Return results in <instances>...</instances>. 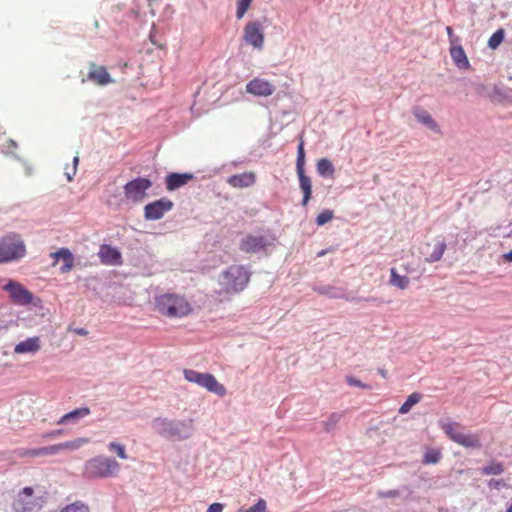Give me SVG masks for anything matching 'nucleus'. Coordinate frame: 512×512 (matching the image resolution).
I'll return each instance as SVG.
<instances>
[{
	"mask_svg": "<svg viewBox=\"0 0 512 512\" xmlns=\"http://www.w3.org/2000/svg\"><path fill=\"white\" fill-rule=\"evenodd\" d=\"M155 309L167 318H183L193 311L189 300L184 295L174 292L156 296Z\"/></svg>",
	"mask_w": 512,
	"mask_h": 512,
	"instance_id": "nucleus-1",
	"label": "nucleus"
},
{
	"mask_svg": "<svg viewBox=\"0 0 512 512\" xmlns=\"http://www.w3.org/2000/svg\"><path fill=\"white\" fill-rule=\"evenodd\" d=\"M153 429L162 437L169 440H184L193 432L192 418H154Z\"/></svg>",
	"mask_w": 512,
	"mask_h": 512,
	"instance_id": "nucleus-2",
	"label": "nucleus"
},
{
	"mask_svg": "<svg viewBox=\"0 0 512 512\" xmlns=\"http://www.w3.org/2000/svg\"><path fill=\"white\" fill-rule=\"evenodd\" d=\"M119 463L111 457L99 455L85 462L83 475L86 479H103L116 475Z\"/></svg>",
	"mask_w": 512,
	"mask_h": 512,
	"instance_id": "nucleus-3",
	"label": "nucleus"
},
{
	"mask_svg": "<svg viewBox=\"0 0 512 512\" xmlns=\"http://www.w3.org/2000/svg\"><path fill=\"white\" fill-rule=\"evenodd\" d=\"M250 273L243 265H231L220 275L221 291L238 293L247 286Z\"/></svg>",
	"mask_w": 512,
	"mask_h": 512,
	"instance_id": "nucleus-4",
	"label": "nucleus"
},
{
	"mask_svg": "<svg viewBox=\"0 0 512 512\" xmlns=\"http://www.w3.org/2000/svg\"><path fill=\"white\" fill-rule=\"evenodd\" d=\"M439 425L448 438L453 442L465 448L480 449L482 447V443L478 435L463 433V427L459 423L440 419Z\"/></svg>",
	"mask_w": 512,
	"mask_h": 512,
	"instance_id": "nucleus-5",
	"label": "nucleus"
},
{
	"mask_svg": "<svg viewBox=\"0 0 512 512\" xmlns=\"http://www.w3.org/2000/svg\"><path fill=\"white\" fill-rule=\"evenodd\" d=\"M26 255V246L18 234L0 239V264L17 261Z\"/></svg>",
	"mask_w": 512,
	"mask_h": 512,
	"instance_id": "nucleus-6",
	"label": "nucleus"
},
{
	"mask_svg": "<svg viewBox=\"0 0 512 512\" xmlns=\"http://www.w3.org/2000/svg\"><path fill=\"white\" fill-rule=\"evenodd\" d=\"M184 378L198 386L206 389L208 392L213 393L219 397L226 395V388L221 384L214 375L210 373H201L193 369H185Z\"/></svg>",
	"mask_w": 512,
	"mask_h": 512,
	"instance_id": "nucleus-7",
	"label": "nucleus"
},
{
	"mask_svg": "<svg viewBox=\"0 0 512 512\" xmlns=\"http://www.w3.org/2000/svg\"><path fill=\"white\" fill-rule=\"evenodd\" d=\"M304 164H305V152H304V143L301 141L298 145L297 149V160H296V170L299 178L300 188L303 192L302 205L306 206L311 198L312 194V182L311 179L305 175L304 173Z\"/></svg>",
	"mask_w": 512,
	"mask_h": 512,
	"instance_id": "nucleus-8",
	"label": "nucleus"
},
{
	"mask_svg": "<svg viewBox=\"0 0 512 512\" xmlns=\"http://www.w3.org/2000/svg\"><path fill=\"white\" fill-rule=\"evenodd\" d=\"M152 186V182L147 178L138 177L129 181L124 186V195L126 200L133 203L141 202L147 190Z\"/></svg>",
	"mask_w": 512,
	"mask_h": 512,
	"instance_id": "nucleus-9",
	"label": "nucleus"
},
{
	"mask_svg": "<svg viewBox=\"0 0 512 512\" xmlns=\"http://www.w3.org/2000/svg\"><path fill=\"white\" fill-rule=\"evenodd\" d=\"M272 244V239L263 234H248L244 236L239 244V248L246 254L260 252Z\"/></svg>",
	"mask_w": 512,
	"mask_h": 512,
	"instance_id": "nucleus-10",
	"label": "nucleus"
},
{
	"mask_svg": "<svg viewBox=\"0 0 512 512\" xmlns=\"http://www.w3.org/2000/svg\"><path fill=\"white\" fill-rule=\"evenodd\" d=\"M243 39L246 44L254 49L262 50L265 40L262 24L259 21H249L246 23L243 30Z\"/></svg>",
	"mask_w": 512,
	"mask_h": 512,
	"instance_id": "nucleus-11",
	"label": "nucleus"
},
{
	"mask_svg": "<svg viewBox=\"0 0 512 512\" xmlns=\"http://www.w3.org/2000/svg\"><path fill=\"white\" fill-rule=\"evenodd\" d=\"M3 289L9 293L15 304L28 305L33 301V294L19 282L9 280Z\"/></svg>",
	"mask_w": 512,
	"mask_h": 512,
	"instance_id": "nucleus-12",
	"label": "nucleus"
},
{
	"mask_svg": "<svg viewBox=\"0 0 512 512\" xmlns=\"http://www.w3.org/2000/svg\"><path fill=\"white\" fill-rule=\"evenodd\" d=\"M74 445L72 442H64L59 443L55 445H50L46 447H40V448H19L15 451L17 456L19 457H39V456H45V455H55L59 451L65 449V448H73Z\"/></svg>",
	"mask_w": 512,
	"mask_h": 512,
	"instance_id": "nucleus-13",
	"label": "nucleus"
},
{
	"mask_svg": "<svg viewBox=\"0 0 512 512\" xmlns=\"http://www.w3.org/2000/svg\"><path fill=\"white\" fill-rule=\"evenodd\" d=\"M173 202L167 198H161L147 204L144 207V217L147 220H158L173 208Z\"/></svg>",
	"mask_w": 512,
	"mask_h": 512,
	"instance_id": "nucleus-14",
	"label": "nucleus"
},
{
	"mask_svg": "<svg viewBox=\"0 0 512 512\" xmlns=\"http://www.w3.org/2000/svg\"><path fill=\"white\" fill-rule=\"evenodd\" d=\"M275 85L263 78L256 77L246 85V92L258 97H269L275 92Z\"/></svg>",
	"mask_w": 512,
	"mask_h": 512,
	"instance_id": "nucleus-15",
	"label": "nucleus"
},
{
	"mask_svg": "<svg viewBox=\"0 0 512 512\" xmlns=\"http://www.w3.org/2000/svg\"><path fill=\"white\" fill-rule=\"evenodd\" d=\"M446 247L445 240L442 237H437L432 242L426 243L422 253L427 262H437L442 258Z\"/></svg>",
	"mask_w": 512,
	"mask_h": 512,
	"instance_id": "nucleus-16",
	"label": "nucleus"
},
{
	"mask_svg": "<svg viewBox=\"0 0 512 512\" xmlns=\"http://www.w3.org/2000/svg\"><path fill=\"white\" fill-rule=\"evenodd\" d=\"M98 256L104 265L118 266L122 264L121 252L111 245L103 244L100 246Z\"/></svg>",
	"mask_w": 512,
	"mask_h": 512,
	"instance_id": "nucleus-17",
	"label": "nucleus"
},
{
	"mask_svg": "<svg viewBox=\"0 0 512 512\" xmlns=\"http://www.w3.org/2000/svg\"><path fill=\"white\" fill-rule=\"evenodd\" d=\"M42 507V498H29L25 496H18V499L13 504L15 512H35Z\"/></svg>",
	"mask_w": 512,
	"mask_h": 512,
	"instance_id": "nucleus-18",
	"label": "nucleus"
},
{
	"mask_svg": "<svg viewBox=\"0 0 512 512\" xmlns=\"http://www.w3.org/2000/svg\"><path fill=\"white\" fill-rule=\"evenodd\" d=\"M87 78L89 81L100 86H105L112 82V78L106 68L104 66H98L95 63L90 64Z\"/></svg>",
	"mask_w": 512,
	"mask_h": 512,
	"instance_id": "nucleus-19",
	"label": "nucleus"
},
{
	"mask_svg": "<svg viewBox=\"0 0 512 512\" xmlns=\"http://www.w3.org/2000/svg\"><path fill=\"white\" fill-rule=\"evenodd\" d=\"M50 256L54 259L53 266H56L58 261L61 259L63 265L60 267L62 273H68L74 266V256L68 248H60L56 252H52Z\"/></svg>",
	"mask_w": 512,
	"mask_h": 512,
	"instance_id": "nucleus-20",
	"label": "nucleus"
},
{
	"mask_svg": "<svg viewBox=\"0 0 512 512\" xmlns=\"http://www.w3.org/2000/svg\"><path fill=\"white\" fill-rule=\"evenodd\" d=\"M226 182L233 188H247L255 184L256 174L252 171L235 174L228 177Z\"/></svg>",
	"mask_w": 512,
	"mask_h": 512,
	"instance_id": "nucleus-21",
	"label": "nucleus"
},
{
	"mask_svg": "<svg viewBox=\"0 0 512 512\" xmlns=\"http://www.w3.org/2000/svg\"><path fill=\"white\" fill-rule=\"evenodd\" d=\"M193 178L194 176L191 173H170L166 176V188L173 191L186 185Z\"/></svg>",
	"mask_w": 512,
	"mask_h": 512,
	"instance_id": "nucleus-22",
	"label": "nucleus"
},
{
	"mask_svg": "<svg viewBox=\"0 0 512 512\" xmlns=\"http://www.w3.org/2000/svg\"><path fill=\"white\" fill-rule=\"evenodd\" d=\"M40 347L39 337H31L18 343L14 348V352L16 354L35 353Z\"/></svg>",
	"mask_w": 512,
	"mask_h": 512,
	"instance_id": "nucleus-23",
	"label": "nucleus"
},
{
	"mask_svg": "<svg viewBox=\"0 0 512 512\" xmlns=\"http://www.w3.org/2000/svg\"><path fill=\"white\" fill-rule=\"evenodd\" d=\"M450 55L454 63L459 68L469 67V61L467 59L464 49L461 46H452L450 49Z\"/></svg>",
	"mask_w": 512,
	"mask_h": 512,
	"instance_id": "nucleus-24",
	"label": "nucleus"
},
{
	"mask_svg": "<svg viewBox=\"0 0 512 512\" xmlns=\"http://www.w3.org/2000/svg\"><path fill=\"white\" fill-rule=\"evenodd\" d=\"M410 280L407 276L398 274L396 268L390 269V280L389 284L391 286L397 287L401 290L406 289L409 286Z\"/></svg>",
	"mask_w": 512,
	"mask_h": 512,
	"instance_id": "nucleus-25",
	"label": "nucleus"
},
{
	"mask_svg": "<svg viewBox=\"0 0 512 512\" xmlns=\"http://www.w3.org/2000/svg\"><path fill=\"white\" fill-rule=\"evenodd\" d=\"M504 471V465L496 460H491L487 465L479 469L481 475H501Z\"/></svg>",
	"mask_w": 512,
	"mask_h": 512,
	"instance_id": "nucleus-26",
	"label": "nucleus"
},
{
	"mask_svg": "<svg viewBox=\"0 0 512 512\" xmlns=\"http://www.w3.org/2000/svg\"><path fill=\"white\" fill-rule=\"evenodd\" d=\"M316 170L322 177H332L335 172L332 162L327 158L318 160Z\"/></svg>",
	"mask_w": 512,
	"mask_h": 512,
	"instance_id": "nucleus-27",
	"label": "nucleus"
},
{
	"mask_svg": "<svg viewBox=\"0 0 512 512\" xmlns=\"http://www.w3.org/2000/svg\"><path fill=\"white\" fill-rule=\"evenodd\" d=\"M442 458L441 451L434 448L426 449L422 463L423 464H437Z\"/></svg>",
	"mask_w": 512,
	"mask_h": 512,
	"instance_id": "nucleus-28",
	"label": "nucleus"
},
{
	"mask_svg": "<svg viewBox=\"0 0 512 512\" xmlns=\"http://www.w3.org/2000/svg\"><path fill=\"white\" fill-rule=\"evenodd\" d=\"M421 398H422V395L418 392H414L411 395H409L407 400L400 407L399 413H401V414L408 413L410 411V409L421 400Z\"/></svg>",
	"mask_w": 512,
	"mask_h": 512,
	"instance_id": "nucleus-29",
	"label": "nucleus"
},
{
	"mask_svg": "<svg viewBox=\"0 0 512 512\" xmlns=\"http://www.w3.org/2000/svg\"><path fill=\"white\" fill-rule=\"evenodd\" d=\"M415 116L419 122L427 125L429 128H431L433 130L438 129L437 123L433 120V118L427 111L420 110L418 112H415Z\"/></svg>",
	"mask_w": 512,
	"mask_h": 512,
	"instance_id": "nucleus-30",
	"label": "nucleus"
},
{
	"mask_svg": "<svg viewBox=\"0 0 512 512\" xmlns=\"http://www.w3.org/2000/svg\"><path fill=\"white\" fill-rule=\"evenodd\" d=\"M60 512H90V509L84 502L75 501L63 507Z\"/></svg>",
	"mask_w": 512,
	"mask_h": 512,
	"instance_id": "nucleus-31",
	"label": "nucleus"
},
{
	"mask_svg": "<svg viewBox=\"0 0 512 512\" xmlns=\"http://www.w3.org/2000/svg\"><path fill=\"white\" fill-rule=\"evenodd\" d=\"M505 32L503 29H498L496 32L492 34V36L488 40V46L491 49H496L504 40Z\"/></svg>",
	"mask_w": 512,
	"mask_h": 512,
	"instance_id": "nucleus-32",
	"label": "nucleus"
},
{
	"mask_svg": "<svg viewBox=\"0 0 512 512\" xmlns=\"http://www.w3.org/2000/svg\"><path fill=\"white\" fill-rule=\"evenodd\" d=\"M253 0H237V10L236 17L237 19H242L249 9Z\"/></svg>",
	"mask_w": 512,
	"mask_h": 512,
	"instance_id": "nucleus-33",
	"label": "nucleus"
},
{
	"mask_svg": "<svg viewBox=\"0 0 512 512\" xmlns=\"http://www.w3.org/2000/svg\"><path fill=\"white\" fill-rule=\"evenodd\" d=\"M108 447H109V450L115 452L119 458H121V459L128 458L126 451H125V446L123 444H120L118 442H111Z\"/></svg>",
	"mask_w": 512,
	"mask_h": 512,
	"instance_id": "nucleus-34",
	"label": "nucleus"
},
{
	"mask_svg": "<svg viewBox=\"0 0 512 512\" xmlns=\"http://www.w3.org/2000/svg\"><path fill=\"white\" fill-rule=\"evenodd\" d=\"M333 211L331 210H324L321 213H319L316 217V223L319 226H322L333 219Z\"/></svg>",
	"mask_w": 512,
	"mask_h": 512,
	"instance_id": "nucleus-35",
	"label": "nucleus"
},
{
	"mask_svg": "<svg viewBox=\"0 0 512 512\" xmlns=\"http://www.w3.org/2000/svg\"><path fill=\"white\" fill-rule=\"evenodd\" d=\"M266 507V501L260 498L254 505L249 507L245 512H265Z\"/></svg>",
	"mask_w": 512,
	"mask_h": 512,
	"instance_id": "nucleus-36",
	"label": "nucleus"
},
{
	"mask_svg": "<svg viewBox=\"0 0 512 512\" xmlns=\"http://www.w3.org/2000/svg\"><path fill=\"white\" fill-rule=\"evenodd\" d=\"M78 163H79V157L75 156L73 159V166L71 168H68V167L66 168V175H67V178L69 181H71L73 179V177L75 176V174L77 172Z\"/></svg>",
	"mask_w": 512,
	"mask_h": 512,
	"instance_id": "nucleus-37",
	"label": "nucleus"
},
{
	"mask_svg": "<svg viewBox=\"0 0 512 512\" xmlns=\"http://www.w3.org/2000/svg\"><path fill=\"white\" fill-rule=\"evenodd\" d=\"M377 496L379 498H396L400 496V491L398 489H392L387 491H378Z\"/></svg>",
	"mask_w": 512,
	"mask_h": 512,
	"instance_id": "nucleus-38",
	"label": "nucleus"
},
{
	"mask_svg": "<svg viewBox=\"0 0 512 512\" xmlns=\"http://www.w3.org/2000/svg\"><path fill=\"white\" fill-rule=\"evenodd\" d=\"M487 486L490 489H497V490H499L500 488L505 487L506 483H505V481L503 479H490L487 482Z\"/></svg>",
	"mask_w": 512,
	"mask_h": 512,
	"instance_id": "nucleus-39",
	"label": "nucleus"
},
{
	"mask_svg": "<svg viewBox=\"0 0 512 512\" xmlns=\"http://www.w3.org/2000/svg\"><path fill=\"white\" fill-rule=\"evenodd\" d=\"M346 382L350 385V386H357V387H360V388H363V389H369L370 386L367 385V384H364L362 383L360 380L352 377V376H348L346 378Z\"/></svg>",
	"mask_w": 512,
	"mask_h": 512,
	"instance_id": "nucleus-40",
	"label": "nucleus"
},
{
	"mask_svg": "<svg viewBox=\"0 0 512 512\" xmlns=\"http://www.w3.org/2000/svg\"><path fill=\"white\" fill-rule=\"evenodd\" d=\"M90 413V410L88 408H80V409H76V410H73L69 413H66L64 416H69V417H72V416H84V415H87Z\"/></svg>",
	"mask_w": 512,
	"mask_h": 512,
	"instance_id": "nucleus-41",
	"label": "nucleus"
},
{
	"mask_svg": "<svg viewBox=\"0 0 512 512\" xmlns=\"http://www.w3.org/2000/svg\"><path fill=\"white\" fill-rule=\"evenodd\" d=\"M321 293L325 294L331 298H341L342 297V295L338 294L336 292V289H334L333 287L325 288V289L321 290Z\"/></svg>",
	"mask_w": 512,
	"mask_h": 512,
	"instance_id": "nucleus-42",
	"label": "nucleus"
},
{
	"mask_svg": "<svg viewBox=\"0 0 512 512\" xmlns=\"http://www.w3.org/2000/svg\"><path fill=\"white\" fill-rule=\"evenodd\" d=\"M337 425V418H329L328 421L325 422V430L327 432H331Z\"/></svg>",
	"mask_w": 512,
	"mask_h": 512,
	"instance_id": "nucleus-43",
	"label": "nucleus"
},
{
	"mask_svg": "<svg viewBox=\"0 0 512 512\" xmlns=\"http://www.w3.org/2000/svg\"><path fill=\"white\" fill-rule=\"evenodd\" d=\"M224 509V505L222 503H213L211 504L206 512H222Z\"/></svg>",
	"mask_w": 512,
	"mask_h": 512,
	"instance_id": "nucleus-44",
	"label": "nucleus"
},
{
	"mask_svg": "<svg viewBox=\"0 0 512 512\" xmlns=\"http://www.w3.org/2000/svg\"><path fill=\"white\" fill-rule=\"evenodd\" d=\"M63 433H64L63 429H55V430H52L50 432L44 433L43 437L44 438H53V437H57L59 435H62Z\"/></svg>",
	"mask_w": 512,
	"mask_h": 512,
	"instance_id": "nucleus-45",
	"label": "nucleus"
},
{
	"mask_svg": "<svg viewBox=\"0 0 512 512\" xmlns=\"http://www.w3.org/2000/svg\"><path fill=\"white\" fill-rule=\"evenodd\" d=\"M80 418H60L57 421L59 425L76 424Z\"/></svg>",
	"mask_w": 512,
	"mask_h": 512,
	"instance_id": "nucleus-46",
	"label": "nucleus"
},
{
	"mask_svg": "<svg viewBox=\"0 0 512 512\" xmlns=\"http://www.w3.org/2000/svg\"><path fill=\"white\" fill-rule=\"evenodd\" d=\"M33 494H34V490L32 487H24L18 496H25V497L32 498Z\"/></svg>",
	"mask_w": 512,
	"mask_h": 512,
	"instance_id": "nucleus-47",
	"label": "nucleus"
},
{
	"mask_svg": "<svg viewBox=\"0 0 512 512\" xmlns=\"http://www.w3.org/2000/svg\"><path fill=\"white\" fill-rule=\"evenodd\" d=\"M446 32L450 38V42L453 44L454 43V34H453V29L450 27V26H447L446 27Z\"/></svg>",
	"mask_w": 512,
	"mask_h": 512,
	"instance_id": "nucleus-48",
	"label": "nucleus"
},
{
	"mask_svg": "<svg viewBox=\"0 0 512 512\" xmlns=\"http://www.w3.org/2000/svg\"><path fill=\"white\" fill-rule=\"evenodd\" d=\"M74 332L80 336L88 335V331L85 328H76L74 329Z\"/></svg>",
	"mask_w": 512,
	"mask_h": 512,
	"instance_id": "nucleus-49",
	"label": "nucleus"
},
{
	"mask_svg": "<svg viewBox=\"0 0 512 512\" xmlns=\"http://www.w3.org/2000/svg\"><path fill=\"white\" fill-rule=\"evenodd\" d=\"M506 261L512 262V250L503 255Z\"/></svg>",
	"mask_w": 512,
	"mask_h": 512,
	"instance_id": "nucleus-50",
	"label": "nucleus"
},
{
	"mask_svg": "<svg viewBox=\"0 0 512 512\" xmlns=\"http://www.w3.org/2000/svg\"><path fill=\"white\" fill-rule=\"evenodd\" d=\"M8 143H9V147H11L13 149L17 148V143L14 140H9Z\"/></svg>",
	"mask_w": 512,
	"mask_h": 512,
	"instance_id": "nucleus-51",
	"label": "nucleus"
},
{
	"mask_svg": "<svg viewBox=\"0 0 512 512\" xmlns=\"http://www.w3.org/2000/svg\"><path fill=\"white\" fill-rule=\"evenodd\" d=\"M379 374L382 376V377H386V371L382 370V369H379Z\"/></svg>",
	"mask_w": 512,
	"mask_h": 512,
	"instance_id": "nucleus-52",
	"label": "nucleus"
},
{
	"mask_svg": "<svg viewBox=\"0 0 512 512\" xmlns=\"http://www.w3.org/2000/svg\"><path fill=\"white\" fill-rule=\"evenodd\" d=\"M506 512H512V504L507 508Z\"/></svg>",
	"mask_w": 512,
	"mask_h": 512,
	"instance_id": "nucleus-53",
	"label": "nucleus"
}]
</instances>
